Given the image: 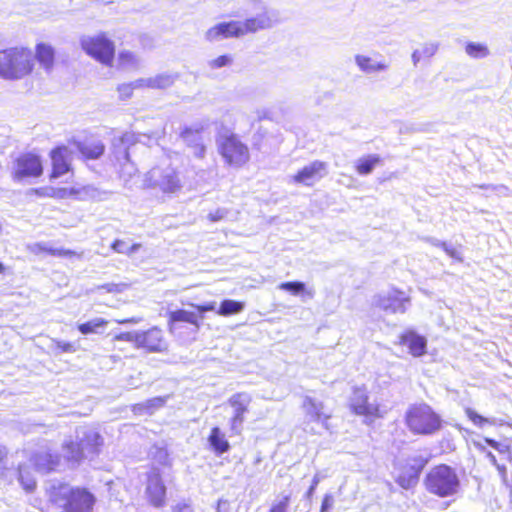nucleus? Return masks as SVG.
Wrapping results in <instances>:
<instances>
[{
	"instance_id": "obj_1",
	"label": "nucleus",
	"mask_w": 512,
	"mask_h": 512,
	"mask_svg": "<svg viewBox=\"0 0 512 512\" xmlns=\"http://www.w3.org/2000/svg\"><path fill=\"white\" fill-rule=\"evenodd\" d=\"M46 499L40 501L41 512H93L97 503L95 494L85 486L56 482L45 489Z\"/></svg>"
},
{
	"instance_id": "obj_2",
	"label": "nucleus",
	"mask_w": 512,
	"mask_h": 512,
	"mask_svg": "<svg viewBox=\"0 0 512 512\" xmlns=\"http://www.w3.org/2000/svg\"><path fill=\"white\" fill-rule=\"evenodd\" d=\"M35 69L31 50L25 46H12L0 50V78L21 80L30 76Z\"/></svg>"
},
{
	"instance_id": "obj_3",
	"label": "nucleus",
	"mask_w": 512,
	"mask_h": 512,
	"mask_svg": "<svg viewBox=\"0 0 512 512\" xmlns=\"http://www.w3.org/2000/svg\"><path fill=\"white\" fill-rule=\"evenodd\" d=\"M404 422L413 435L419 436L438 433L444 423L441 415L425 402L411 404L405 412Z\"/></svg>"
},
{
	"instance_id": "obj_4",
	"label": "nucleus",
	"mask_w": 512,
	"mask_h": 512,
	"mask_svg": "<svg viewBox=\"0 0 512 512\" xmlns=\"http://www.w3.org/2000/svg\"><path fill=\"white\" fill-rule=\"evenodd\" d=\"M423 484L430 494L446 498L458 493L460 479L453 467L441 463L433 466L426 473Z\"/></svg>"
},
{
	"instance_id": "obj_5",
	"label": "nucleus",
	"mask_w": 512,
	"mask_h": 512,
	"mask_svg": "<svg viewBox=\"0 0 512 512\" xmlns=\"http://www.w3.org/2000/svg\"><path fill=\"white\" fill-rule=\"evenodd\" d=\"M216 143L218 154L227 167L241 169L249 164L250 149L238 134H223L217 138Z\"/></svg>"
},
{
	"instance_id": "obj_6",
	"label": "nucleus",
	"mask_w": 512,
	"mask_h": 512,
	"mask_svg": "<svg viewBox=\"0 0 512 512\" xmlns=\"http://www.w3.org/2000/svg\"><path fill=\"white\" fill-rule=\"evenodd\" d=\"M269 26L270 19L266 16L248 18L243 22H222L210 28L207 32V37L210 40H214L219 37L238 38L249 33H255L259 30L266 29Z\"/></svg>"
},
{
	"instance_id": "obj_7",
	"label": "nucleus",
	"mask_w": 512,
	"mask_h": 512,
	"mask_svg": "<svg viewBox=\"0 0 512 512\" xmlns=\"http://www.w3.org/2000/svg\"><path fill=\"white\" fill-rule=\"evenodd\" d=\"M348 407L352 414L362 417L366 424H372L385 415L380 404L370 401L369 391L364 385L352 388Z\"/></svg>"
},
{
	"instance_id": "obj_8",
	"label": "nucleus",
	"mask_w": 512,
	"mask_h": 512,
	"mask_svg": "<svg viewBox=\"0 0 512 512\" xmlns=\"http://www.w3.org/2000/svg\"><path fill=\"white\" fill-rule=\"evenodd\" d=\"M428 463L429 458L423 455L406 457L395 466V482L405 490L415 487Z\"/></svg>"
},
{
	"instance_id": "obj_9",
	"label": "nucleus",
	"mask_w": 512,
	"mask_h": 512,
	"mask_svg": "<svg viewBox=\"0 0 512 512\" xmlns=\"http://www.w3.org/2000/svg\"><path fill=\"white\" fill-rule=\"evenodd\" d=\"M82 50L94 60L111 67L115 59V44L106 33L81 39Z\"/></svg>"
},
{
	"instance_id": "obj_10",
	"label": "nucleus",
	"mask_w": 512,
	"mask_h": 512,
	"mask_svg": "<svg viewBox=\"0 0 512 512\" xmlns=\"http://www.w3.org/2000/svg\"><path fill=\"white\" fill-rule=\"evenodd\" d=\"M44 173V163L42 157L35 152H24L18 155L14 160L12 178L15 181L23 179H37Z\"/></svg>"
},
{
	"instance_id": "obj_11",
	"label": "nucleus",
	"mask_w": 512,
	"mask_h": 512,
	"mask_svg": "<svg viewBox=\"0 0 512 512\" xmlns=\"http://www.w3.org/2000/svg\"><path fill=\"white\" fill-rule=\"evenodd\" d=\"M251 402L252 397L245 392H238L229 397L228 404L233 411L229 419V428L232 435H241L245 422V414L249 412Z\"/></svg>"
},
{
	"instance_id": "obj_12",
	"label": "nucleus",
	"mask_w": 512,
	"mask_h": 512,
	"mask_svg": "<svg viewBox=\"0 0 512 512\" xmlns=\"http://www.w3.org/2000/svg\"><path fill=\"white\" fill-rule=\"evenodd\" d=\"M145 497L148 504L154 508H162L166 505L167 488L158 470L147 474Z\"/></svg>"
},
{
	"instance_id": "obj_13",
	"label": "nucleus",
	"mask_w": 512,
	"mask_h": 512,
	"mask_svg": "<svg viewBox=\"0 0 512 512\" xmlns=\"http://www.w3.org/2000/svg\"><path fill=\"white\" fill-rule=\"evenodd\" d=\"M137 338V348L150 353H161L168 347L164 330L157 326L138 331Z\"/></svg>"
},
{
	"instance_id": "obj_14",
	"label": "nucleus",
	"mask_w": 512,
	"mask_h": 512,
	"mask_svg": "<svg viewBox=\"0 0 512 512\" xmlns=\"http://www.w3.org/2000/svg\"><path fill=\"white\" fill-rule=\"evenodd\" d=\"M49 158L51 160V169L48 177L51 181L73 171L70 151L67 146H55L50 150Z\"/></svg>"
},
{
	"instance_id": "obj_15",
	"label": "nucleus",
	"mask_w": 512,
	"mask_h": 512,
	"mask_svg": "<svg viewBox=\"0 0 512 512\" xmlns=\"http://www.w3.org/2000/svg\"><path fill=\"white\" fill-rule=\"evenodd\" d=\"M327 174V163L315 160L299 169L293 176L292 181L304 186H312Z\"/></svg>"
},
{
	"instance_id": "obj_16",
	"label": "nucleus",
	"mask_w": 512,
	"mask_h": 512,
	"mask_svg": "<svg viewBox=\"0 0 512 512\" xmlns=\"http://www.w3.org/2000/svg\"><path fill=\"white\" fill-rule=\"evenodd\" d=\"M72 144L84 161L100 159L106 151L103 141L93 135L82 141L73 140Z\"/></svg>"
},
{
	"instance_id": "obj_17",
	"label": "nucleus",
	"mask_w": 512,
	"mask_h": 512,
	"mask_svg": "<svg viewBox=\"0 0 512 512\" xmlns=\"http://www.w3.org/2000/svg\"><path fill=\"white\" fill-rule=\"evenodd\" d=\"M81 192L78 187H38L29 190V194L40 198L67 199L75 198Z\"/></svg>"
},
{
	"instance_id": "obj_18",
	"label": "nucleus",
	"mask_w": 512,
	"mask_h": 512,
	"mask_svg": "<svg viewBox=\"0 0 512 512\" xmlns=\"http://www.w3.org/2000/svg\"><path fill=\"white\" fill-rule=\"evenodd\" d=\"M33 58L45 71L50 72L56 65L57 52L51 44L38 42L34 48Z\"/></svg>"
},
{
	"instance_id": "obj_19",
	"label": "nucleus",
	"mask_w": 512,
	"mask_h": 512,
	"mask_svg": "<svg viewBox=\"0 0 512 512\" xmlns=\"http://www.w3.org/2000/svg\"><path fill=\"white\" fill-rule=\"evenodd\" d=\"M180 323H187L195 328L200 327V319L196 312L177 309L167 314V325L170 332H174Z\"/></svg>"
},
{
	"instance_id": "obj_20",
	"label": "nucleus",
	"mask_w": 512,
	"mask_h": 512,
	"mask_svg": "<svg viewBox=\"0 0 512 512\" xmlns=\"http://www.w3.org/2000/svg\"><path fill=\"white\" fill-rule=\"evenodd\" d=\"M399 344L406 346L409 353L419 357L426 352V339L412 330L403 332L399 337Z\"/></svg>"
},
{
	"instance_id": "obj_21",
	"label": "nucleus",
	"mask_w": 512,
	"mask_h": 512,
	"mask_svg": "<svg viewBox=\"0 0 512 512\" xmlns=\"http://www.w3.org/2000/svg\"><path fill=\"white\" fill-rule=\"evenodd\" d=\"M145 86L151 88H164L166 87V83L165 79L163 78L156 79L155 81L149 80L147 82L143 79H140L135 82L120 84L117 87V91L119 93L120 99L126 100L132 97L133 92L136 88H141Z\"/></svg>"
},
{
	"instance_id": "obj_22",
	"label": "nucleus",
	"mask_w": 512,
	"mask_h": 512,
	"mask_svg": "<svg viewBox=\"0 0 512 512\" xmlns=\"http://www.w3.org/2000/svg\"><path fill=\"white\" fill-rule=\"evenodd\" d=\"M33 463L37 471L51 473L56 471L60 464V456L52 453H38L33 457Z\"/></svg>"
},
{
	"instance_id": "obj_23",
	"label": "nucleus",
	"mask_w": 512,
	"mask_h": 512,
	"mask_svg": "<svg viewBox=\"0 0 512 512\" xmlns=\"http://www.w3.org/2000/svg\"><path fill=\"white\" fill-rule=\"evenodd\" d=\"M207 440L216 455H222L230 450V443L225 433L218 426L211 428Z\"/></svg>"
},
{
	"instance_id": "obj_24",
	"label": "nucleus",
	"mask_w": 512,
	"mask_h": 512,
	"mask_svg": "<svg viewBox=\"0 0 512 512\" xmlns=\"http://www.w3.org/2000/svg\"><path fill=\"white\" fill-rule=\"evenodd\" d=\"M382 163L381 156L370 154L359 158L354 165V169L359 175H368L374 168Z\"/></svg>"
},
{
	"instance_id": "obj_25",
	"label": "nucleus",
	"mask_w": 512,
	"mask_h": 512,
	"mask_svg": "<svg viewBox=\"0 0 512 512\" xmlns=\"http://www.w3.org/2000/svg\"><path fill=\"white\" fill-rule=\"evenodd\" d=\"M408 301L409 298L404 296L402 292H396L383 299V307L392 313H403L406 310L405 305Z\"/></svg>"
},
{
	"instance_id": "obj_26",
	"label": "nucleus",
	"mask_w": 512,
	"mask_h": 512,
	"mask_svg": "<svg viewBox=\"0 0 512 512\" xmlns=\"http://www.w3.org/2000/svg\"><path fill=\"white\" fill-rule=\"evenodd\" d=\"M31 251L35 255H50L55 257H64V258H72L76 256V252L69 250V249H63V248H51L48 247L44 243H36L31 248Z\"/></svg>"
},
{
	"instance_id": "obj_27",
	"label": "nucleus",
	"mask_w": 512,
	"mask_h": 512,
	"mask_svg": "<svg viewBox=\"0 0 512 512\" xmlns=\"http://www.w3.org/2000/svg\"><path fill=\"white\" fill-rule=\"evenodd\" d=\"M438 49V45L435 43H424L419 48L415 49L412 53V61L416 66L421 61L432 58Z\"/></svg>"
},
{
	"instance_id": "obj_28",
	"label": "nucleus",
	"mask_w": 512,
	"mask_h": 512,
	"mask_svg": "<svg viewBox=\"0 0 512 512\" xmlns=\"http://www.w3.org/2000/svg\"><path fill=\"white\" fill-rule=\"evenodd\" d=\"M244 307V302L232 299H225L221 301L219 308L217 309L216 312L220 316L227 317L242 312Z\"/></svg>"
},
{
	"instance_id": "obj_29",
	"label": "nucleus",
	"mask_w": 512,
	"mask_h": 512,
	"mask_svg": "<svg viewBox=\"0 0 512 512\" xmlns=\"http://www.w3.org/2000/svg\"><path fill=\"white\" fill-rule=\"evenodd\" d=\"M159 188L163 193H175L180 190L181 182L176 172L164 175L159 183Z\"/></svg>"
},
{
	"instance_id": "obj_30",
	"label": "nucleus",
	"mask_w": 512,
	"mask_h": 512,
	"mask_svg": "<svg viewBox=\"0 0 512 512\" xmlns=\"http://www.w3.org/2000/svg\"><path fill=\"white\" fill-rule=\"evenodd\" d=\"M355 61L362 71L368 73L382 71L388 68V64L384 62L373 63L370 57L364 55H356Z\"/></svg>"
},
{
	"instance_id": "obj_31",
	"label": "nucleus",
	"mask_w": 512,
	"mask_h": 512,
	"mask_svg": "<svg viewBox=\"0 0 512 512\" xmlns=\"http://www.w3.org/2000/svg\"><path fill=\"white\" fill-rule=\"evenodd\" d=\"M108 321L103 318H95L93 320L81 323L77 326L78 331L83 335L98 333L99 329L105 327Z\"/></svg>"
},
{
	"instance_id": "obj_32",
	"label": "nucleus",
	"mask_w": 512,
	"mask_h": 512,
	"mask_svg": "<svg viewBox=\"0 0 512 512\" xmlns=\"http://www.w3.org/2000/svg\"><path fill=\"white\" fill-rule=\"evenodd\" d=\"M63 449L68 455V459L72 461H80L84 458V451L81 442L67 441L63 444Z\"/></svg>"
},
{
	"instance_id": "obj_33",
	"label": "nucleus",
	"mask_w": 512,
	"mask_h": 512,
	"mask_svg": "<svg viewBox=\"0 0 512 512\" xmlns=\"http://www.w3.org/2000/svg\"><path fill=\"white\" fill-rule=\"evenodd\" d=\"M465 52L471 58H485L489 55V48L484 43L468 42L465 45Z\"/></svg>"
},
{
	"instance_id": "obj_34",
	"label": "nucleus",
	"mask_w": 512,
	"mask_h": 512,
	"mask_svg": "<svg viewBox=\"0 0 512 512\" xmlns=\"http://www.w3.org/2000/svg\"><path fill=\"white\" fill-rule=\"evenodd\" d=\"M466 417L477 427H484L485 425L490 424L488 418L480 415L477 411H475L471 407H466L464 409Z\"/></svg>"
},
{
	"instance_id": "obj_35",
	"label": "nucleus",
	"mask_w": 512,
	"mask_h": 512,
	"mask_svg": "<svg viewBox=\"0 0 512 512\" xmlns=\"http://www.w3.org/2000/svg\"><path fill=\"white\" fill-rule=\"evenodd\" d=\"M279 289L299 295L305 292V284L299 281L283 282L279 285Z\"/></svg>"
},
{
	"instance_id": "obj_36",
	"label": "nucleus",
	"mask_w": 512,
	"mask_h": 512,
	"mask_svg": "<svg viewBox=\"0 0 512 512\" xmlns=\"http://www.w3.org/2000/svg\"><path fill=\"white\" fill-rule=\"evenodd\" d=\"M18 480H19L21 486L23 487V489L28 493L33 492L37 487L36 480L32 476H30L29 473H22L20 471Z\"/></svg>"
},
{
	"instance_id": "obj_37",
	"label": "nucleus",
	"mask_w": 512,
	"mask_h": 512,
	"mask_svg": "<svg viewBox=\"0 0 512 512\" xmlns=\"http://www.w3.org/2000/svg\"><path fill=\"white\" fill-rule=\"evenodd\" d=\"M166 397L159 396L153 397L144 402L145 407L147 408V414L154 413L157 409L163 407L166 404Z\"/></svg>"
},
{
	"instance_id": "obj_38",
	"label": "nucleus",
	"mask_w": 512,
	"mask_h": 512,
	"mask_svg": "<svg viewBox=\"0 0 512 512\" xmlns=\"http://www.w3.org/2000/svg\"><path fill=\"white\" fill-rule=\"evenodd\" d=\"M291 496L285 495L279 501L274 502L267 512H288Z\"/></svg>"
},
{
	"instance_id": "obj_39",
	"label": "nucleus",
	"mask_w": 512,
	"mask_h": 512,
	"mask_svg": "<svg viewBox=\"0 0 512 512\" xmlns=\"http://www.w3.org/2000/svg\"><path fill=\"white\" fill-rule=\"evenodd\" d=\"M484 442L493 449H495L496 451H498L500 454H511V446L509 444L498 442L495 439L489 437H485Z\"/></svg>"
},
{
	"instance_id": "obj_40",
	"label": "nucleus",
	"mask_w": 512,
	"mask_h": 512,
	"mask_svg": "<svg viewBox=\"0 0 512 512\" xmlns=\"http://www.w3.org/2000/svg\"><path fill=\"white\" fill-rule=\"evenodd\" d=\"M475 447L480 452L485 454L486 458L489 460V462L493 466H495L499 471H501L503 473L505 472V467L502 465H499L496 456L491 451L486 450V448L481 443H478V442H475Z\"/></svg>"
},
{
	"instance_id": "obj_41",
	"label": "nucleus",
	"mask_w": 512,
	"mask_h": 512,
	"mask_svg": "<svg viewBox=\"0 0 512 512\" xmlns=\"http://www.w3.org/2000/svg\"><path fill=\"white\" fill-rule=\"evenodd\" d=\"M135 63V56L129 51H122L118 55V66L119 68H126Z\"/></svg>"
},
{
	"instance_id": "obj_42",
	"label": "nucleus",
	"mask_w": 512,
	"mask_h": 512,
	"mask_svg": "<svg viewBox=\"0 0 512 512\" xmlns=\"http://www.w3.org/2000/svg\"><path fill=\"white\" fill-rule=\"evenodd\" d=\"M137 337H138V332L127 331V332H122V333L116 334L113 337V341L132 342V343H134L135 347L137 348V339H138Z\"/></svg>"
},
{
	"instance_id": "obj_43",
	"label": "nucleus",
	"mask_w": 512,
	"mask_h": 512,
	"mask_svg": "<svg viewBox=\"0 0 512 512\" xmlns=\"http://www.w3.org/2000/svg\"><path fill=\"white\" fill-rule=\"evenodd\" d=\"M439 247L451 258L461 262L463 259L461 257V253L460 251L455 248V247H452L450 246L449 244H447L446 242H441L439 244Z\"/></svg>"
},
{
	"instance_id": "obj_44",
	"label": "nucleus",
	"mask_w": 512,
	"mask_h": 512,
	"mask_svg": "<svg viewBox=\"0 0 512 512\" xmlns=\"http://www.w3.org/2000/svg\"><path fill=\"white\" fill-rule=\"evenodd\" d=\"M195 310H196V314L198 315L199 319H200V324L202 323V320L204 318V313L205 312H209V311H213L215 310V303L214 302H207V303H204V304H196V305H192Z\"/></svg>"
},
{
	"instance_id": "obj_45",
	"label": "nucleus",
	"mask_w": 512,
	"mask_h": 512,
	"mask_svg": "<svg viewBox=\"0 0 512 512\" xmlns=\"http://www.w3.org/2000/svg\"><path fill=\"white\" fill-rule=\"evenodd\" d=\"M136 141H137V139H136L135 135L130 132L123 133L117 139V142L121 145H125L127 149L129 148V146L135 144Z\"/></svg>"
},
{
	"instance_id": "obj_46",
	"label": "nucleus",
	"mask_w": 512,
	"mask_h": 512,
	"mask_svg": "<svg viewBox=\"0 0 512 512\" xmlns=\"http://www.w3.org/2000/svg\"><path fill=\"white\" fill-rule=\"evenodd\" d=\"M231 61H232V59L230 56L220 55L217 58L213 59L209 65L211 68L217 69V68H221L223 66L230 64Z\"/></svg>"
},
{
	"instance_id": "obj_47",
	"label": "nucleus",
	"mask_w": 512,
	"mask_h": 512,
	"mask_svg": "<svg viewBox=\"0 0 512 512\" xmlns=\"http://www.w3.org/2000/svg\"><path fill=\"white\" fill-rule=\"evenodd\" d=\"M56 348L61 352H67V353L75 351V347L72 343L64 342V341H57Z\"/></svg>"
},
{
	"instance_id": "obj_48",
	"label": "nucleus",
	"mask_w": 512,
	"mask_h": 512,
	"mask_svg": "<svg viewBox=\"0 0 512 512\" xmlns=\"http://www.w3.org/2000/svg\"><path fill=\"white\" fill-rule=\"evenodd\" d=\"M333 505V496L330 494H326L321 503L320 512H327Z\"/></svg>"
},
{
	"instance_id": "obj_49",
	"label": "nucleus",
	"mask_w": 512,
	"mask_h": 512,
	"mask_svg": "<svg viewBox=\"0 0 512 512\" xmlns=\"http://www.w3.org/2000/svg\"><path fill=\"white\" fill-rule=\"evenodd\" d=\"M104 288L106 289V291L111 292V293H120L126 288V285L123 283H120V284L111 283V284L104 285Z\"/></svg>"
},
{
	"instance_id": "obj_50",
	"label": "nucleus",
	"mask_w": 512,
	"mask_h": 512,
	"mask_svg": "<svg viewBox=\"0 0 512 512\" xmlns=\"http://www.w3.org/2000/svg\"><path fill=\"white\" fill-rule=\"evenodd\" d=\"M111 248L117 253H125V242L121 239H116L112 242Z\"/></svg>"
},
{
	"instance_id": "obj_51",
	"label": "nucleus",
	"mask_w": 512,
	"mask_h": 512,
	"mask_svg": "<svg viewBox=\"0 0 512 512\" xmlns=\"http://www.w3.org/2000/svg\"><path fill=\"white\" fill-rule=\"evenodd\" d=\"M131 411H132L135 415H143V414H147V408L145 407L144 402L133 404V405L131 406Z\"/></svg>"
},
{
	"instance_id": "obj_52",
	"label": "nucleus",
	"mask_w": 512,
	"mask_h": 512,
	"mask_svg": "<svg viewBox=\"0 0 512 512\" xmlns=\"http://www.w3.org/2000/svg\"><path fill=\"white\" fill-rule=\"evenodd\" d=\"M171 512H193V511L188 504L178 503L172 507Z\"/></svg>"
},
{
	"instance_id": "obj_53",
	"label": "nucleus",
	"mask_w": 512,
	"mask_h": 512,
	"mask_svg": "<svg viewBox=\"0 0 512 512\" xmlns=\"http://www.w3.org/2000/svg\"><path fill=\"white\" fill-rule=\"evenodd\" d=\"M223 218V213L221 211H216L215 214H210L209 219L211 221H219Z\"/></svg>"
},
{
	"instance_id": "obj_54",
	"label": "nucleus",
	"mask_w": 512,
	"mask_h": 512,
	"mask_svg": "<svg viewBox=\"0 0 512 512\" xmlns=\"http://www.w3.org/2000/svg\"><path fill=\"white\" fill-rule=\"evenodd\" d=\"M140 247H141V244H139V243H135V244H133L132 246H130L128 249H126L125 253H127V254H131V253H133L134 251L138 250Z\"/></svg>"
},
{
	"instance_id": "obj_55",
	"label": "nucleus",
	"mask_w": 512,
	"mask_h": 512,
	"mask_svg": "<svg viewBox=\"0 0 512 512\" xmlns=\"http://www.w3.org/2000/svg\"><path fill=\"white\" fill-rule=\"evenodd\" d=\"M205 150H206L205 146H204L203 144H200V145L198 146V154H197V155H198L199 157H203V156H204V154H205Z\"/></svg>"
},
{
	"instance_id": "obj_56",
	"label": "nucleus",
	"mask_w": 512,
	"mask_h": 512,
	"mask_svg": "<svg viewBox=\"0 0 512 512\" xmlns=\"http://www.w3.org/2000/svg\"><path fill=\"white\" fill-rule=\"evenodd\" d=\"M6 456V452L4 449L0 446V464L3 462L4 458Z\"/></svg>"
},
{
	"instance_id": "obj_57",
	"label": "nucleus",
	"mask_w": 512,
	"mask_h": 512,
	"mask_svg": "<svg viewBox=\"0 0 512 512\" xmlns=\"http://www.w3.org/2000/svg\"><path fill=\"white\" fill-rule=\"evenodd\" d=\"M191 133H192V130L190 128H186L185 130L182 131L181 135H182V137H186L187 135H189Z\"/></svg>"
},
{
	"instance_id": "obj_58",
	"label": "nucleus",
	"mask_w": 512,
	"mask_h": 512,
	"mask_svg": "<svg viewBox=\"0 0 512 512\" xmlns=\"http://www.w3.org/2000/svg\"><path fill=\"white\" fill-rule=\"evenodd\" d=\"M309 403V405L313 408H317V404L312 400V399H308L307 401Z\"/></svg>"
},
{
	"instance_id": "obj_59",
	"label": "nucleus",
	"mask_w": 512,
	"mask_h": 512,
	"mask_svg": "<svg viewBox=\"0 0 512 512\" xmlns=\"http://www.w3.org/2000/svg\"><path fill=\"white\" fill-rule=\"evenodd\" d=\"M313 417L315 418V420H318V419H320L321 415H320V413H319V412H315V413L313 414Z\"/></svg>"
},
{
	"instance_id": "obj_60",
	"label": "nucleus",
	"mask_w": 512,
	"mask_h": 512,
	"mask_svg": "<svg viewBox=\"0 0 512 512\" xmlns=\"http://www.w3.org/2000/svg\"><path fill=\"white\" fill-rule=\"evenodd\" d=\"M5 271V266L0 263V274L3 273Z\"/></svg>"
},
{
	"instance_id": "obj_61",
	"label": "nucleus",
	"mask_w": 512,
	"mask_h": 512,
	"mask_svg": "<svg viewBox=\"0 0 512 512\" xmlns=\"http://www.w3.org/2000/svg\"><path fill=\"white\" fill-rule=\"evenodd\" d=\"M130 322H134L133 320H122V321H119V323L123 324V323H130Z\"/></svg>"
}]
</instances>
